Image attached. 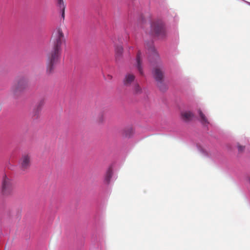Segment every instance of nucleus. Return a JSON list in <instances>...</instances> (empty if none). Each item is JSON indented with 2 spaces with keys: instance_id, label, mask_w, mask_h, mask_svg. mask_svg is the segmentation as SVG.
<instances>
[{
  "instance_id": "1",
  "label": "nucleus",
  "mask_w": 250,
  "mask_h": 250,
  "mask_svg": "<svg viewBox=\"0 0 250 250\" xmlns=\"http://www.w3.org/2000/svg\"><path fill=\"white\" fill-rule=\"evenodd\" d=\"M65 42L64 34L61 29L58 28L54 35L52 50L47 55V72L51 73L60 60L62 45Z\"/></svg>"
},
{
  "instance_id": "2",
  "label": "nucleus",
  "mask_w": 250,
  "mask_h": 250,
  "mask_svg": "<svg viewBox=\"0 0 250 250\" xmlns=\"http://www.w3.org/2000/svg\"><path fill=\"white\" fill-rule=\"evenodd\" d=\"M13 192V184L12 180L6 175L3 177L0 193L3 196L8 197L12 195Z\"/></svg>"
},
{
  "instance_id": "3",
  "label": "nucleus",
  "mask_w": 250,
  "mask_h": 250,
  "mask_svg": "<svg viewBox=\"0 0 250 250\" xmlns=\"http://www.w3.org/2000/svg\"><path fill=\"white\" fill-rule=\"evenodd\" d=\"M27 80L24 78H20L14 83L11 87V92L14 96L21 94L27 86Z\"/></svg>"
},
{
  "instance_id": "4",
  "label": "nucleus",
  "mask_w": 250,
  "mask_h": 250,
  "mask_svg": "<svg viewBox=\"0 0 250 250\" xmlns=\"http://www.w3.org/2000/svg\"><path fill=\"white\" fill-rule=\"evenodd\" d=\"M152 34L158 37H164L166 31L164 24L161 21H153L151 25Z\"/></svg>"
},
{
  "instance_id": "5",
  "label": "nucleus",
  "mask_w": 250,
  "mask_h": 250,
  "mask_svg": "<svg viewBox=\"0 0 250 250\" xmlns=\"http://www.w3.org/2000/svg\"><path fill=\"white\" fill-rule=\"evenodd\" d=\"M31 157L29 154H24L20 160V165L21 170L23 171L28 169L31 165Z\"/></svg>"
},
{
  "instance_id": "6",
  "label": "nucleus",
  "mask_w": 250,
  "mask_h": 250,
  "mask_svg": "<svg viewBox=\"0 0 250 250\" xmlns=\"http://www.w3.org/2000/svg\"><path fill=\"white\" fill-rule=\"evenodd\" d=\"M152 74L156 82L164 80V71L161 66H156L154 68Z\"/></svg>"
},
{
  "instance_id": "7",
  "label": "nucleus",
  "mask_w": 250,
  "mask_h": 250,
  "mask_svg": "<svg viewBox=\"0 0 250 250\" xmlns=\"http://www.w3.org/2000/svg\"><path fill=\"white\" fill-rule=\"evenodd\" d=\"M181 115L182 120L187 122L191 121L194 117L193 113L190 111H183Z\"/></svg>"
},
{
  "instance_id": "8",
  "label": "nucleus",
  "mask_w": 250,
  "mask_h": 250,
  "mask_svg": "<svg viewBox=\"0 0 250 250\" xmlns=\"http://www.w3.org/2000/svg\"><path fill=\"white\" fill-rule=\"evenodd\" d=\"M135 77L134 75L131 73L126 74L124 79V84L125 85L128 86L131 85L132 82L135 80Z\"/></svg>"
},
{
  "instance_id": "9",
  "label": "nucleus",
  "mask_w": 250,
  "mask_h": 250,
  "mask_svg": "<svg viewBox=\"0 0 250 250\" xmlns=\"http://www.w3.org/2000/svg\"><path fill=\"white\" fill-rule=\"evenodd\" d=\"M137 68L141 75H144L143 67L142 66L141 53L140 51L138 52L136 57Z\"/></svg>"
},
{
  "instance_id": "10",
  "label": "nucleus",
  "mask_w": 250,
  "mask_h": 250,
  "mask_svg": "<svg viewBox=\"0 0 250 250\" xmlns=\"http://www.w3.org/2000/svg\"><path fill=\"white\" fill-rule=\"evenodd\" d=\"M156 84L159 90L162 92L166 91L168 88V85L164 80L156 82Z\"/></svg>"
},
{
  "instance_id": "11",
  "label": "nucleus",
  "mask_w": 250,
  "mask_h": 250,
  "mask_svg": "<svg viewBox=\"0 0 250 250\" xmlns=\"http://www.w3.org/2000/svg\"><path fill=\"white\" fill-rule=\"evenodd\" d=\"M112 168L109 167L106 171L105 177L104 181L107 184H109L110 182V179L112 177Z\"/></svg>"
},
{
  "instance_id": "12",
  "label": "nucleus",
  "mask_w": 250,
  "mask_h": 250,
  "mask_svg": "<svg viewBox=\"0 0 250 250\" xmlns=\"http://www.w3.org/2000/svg\"><path fill=\"white\" fill-rule=\"evenodd\" d=\"M198 112L200 116V121L201 123L204 125H207L209 124V122L208 121L207 118L203 114L200 109L198 110Z\"/></svg>"
},
{
  "instance_id": "13",
  "label": "nucleus",
  "mask_w": 250,
  "mask_h": 250,
  "mask_svg": "<svg viewBox=\"0 0 250 250\" xmlns=\"http://www.w3.org/2000/svg\"><path fill=\"white\" fill-rule=\"evenodd\" d=\"M123 52V47L122 46H118L115 49L116 60H119L122 57Z\"/></svg>"
},
{
  "instance_id": "14",
  "label": "nucleus",
  "mask_w": 250,
  "mask_h": 250,
  "mask_svg": "<svg viewBox=\"0 0 250 250\" xmlns=\"http://www.w3.org/2000/svg\"><path fill=\"white\" fill-rule=\"evenodd\" d=\"M134 131L132 128L129 127L124 129L123 131V135L125 137H130L133 134Z\"/></svg>"
},
{
  "instance_id": "15",
  "label": "nucleus",
  "mask_w": 250,
  "mask_h": 250,
  "mask_svg": "<svg viewBox=\"0 0 250 250\" xmlns=\"http://www.w3.org/2000/svg\"><path fill=\"white\" fill-rule=\"evenodd\" d=\"M57 6L60 9L65 8L63 0H57Z\"/></svg>"
},
{
  "instance_id": "16",
  "label": "nucleus",
  "mask_w": 250,
  "mask_h": 250,
  "mask_svg": "<svg viewBox=\"0 0 250 250\" xmlns=\"http://www.w3.org/2000/svg\"><path fill=\"white\" fill-rule=\"evenodd\" d=\"M134 91L135 93H140L142 91V89L138 83H135L134 86Z\"/></svg>"
},
{
  "instance_id": "17",
  "label": "nucleus",
  "mask_w": 250,
  "mask_h": 250,
  "mask_svg": "<svg viewBox=\"0 0 250 250\" xmlns=\"http://www.w3.org/2000/svg\"><path fill=\"white\" fill-rule=\"evenodd\" d=\"M104 114L103 113H101L99 115V116L97 118V121L99 123H102L104 121Z\"/></svg>"
},
{
  "instance_id": "18",
  "label": "nucleus",
  "mask_w": 250,
  "mask_h": 250,
  "mask_svg": "<svg viewBox=\"0 0 250 250\" xmlns=\"http://www.w3.org/2000/svg\"><path fill=\"white\" fill-rule=\"evenodd\" d=\"M238 149L239 152H242L245 149V146L238 145Z\"/></svg>"
},
{
  "instance_id": "19",
  "label": "nucleus",
  "mask_w": 250,
  "mask_h": 250,
  "mask_svg": "<svg viewBox=\"0 0 250 250\" xmlns=\"http://www.w3.org/2000/svg\"><path fill=\"white\" fill-rule=\"evenodd\" d=\"M65 8H63V9H60L61 10V15H62V17L64 19V16H65Z\"/></svg>"
},
{
  "instance_id": "20",
  "label": "nucleus",
  "mask_w": 250,
  "mask_h": 250,
  "mask_svg": "<svg viewBox=\"0 0 250 250\" xmlns=\"http://www.w3.org/2000/svg\"><path fill=\"white\" fill-rule=\"evenodd\" d=\"M43 104V101H41L39 104V105H38V108L39 107H41L42 105Z\"/></svg>"
}]
</instances>
